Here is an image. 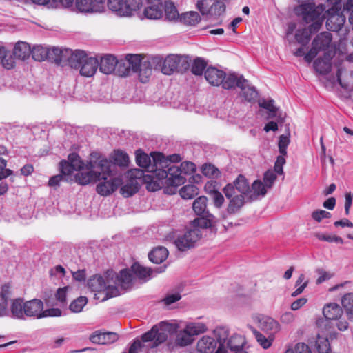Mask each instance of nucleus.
<instances>
[{
	"instance_id": "f257e3e1",
	"label": "nucleus",
	"mask_w": 353,
	"mask_h": 353,
	"mask_svg": "<svg viewBox=\"0 0 353 353\" xmlns=\"http://www.w3.org/2000/svg\"><path fill=\"white\" fill-rule=\"evenodd\" d=\"M110 161L97 152L90 154V160L85 165L86 170H79L74 175L75 181L81 185L94 183L100 179L102 171L107 173L109 171Z\"/></svg>"
},
{
	"instance_id": "f03ea898",
	"label": "nucleus",
	"mask_w": 353,
	"mask_h": 353,
	"mask_svg": "<svg viewBox=\"0 0 353 353\" xmlns=\"http://www.w3.org/2000/svg\"><path fill=\"white\" fill-rule=\"evenodd\" d=\"M43 303L39 299L25 301L23 298L11 300V317L19 320L42 319Z\"/></svg>"
},
{
	"instance_id": "7ed1b4c3",
	"label": "nucleus",
	"mask_w": 353,
	"mask_h": 353,
	"mask_svg": "<svg viewBox=\"0 0 353 353\" xmlns=\"http://www.w3.org/2000/svg\"><path fill=\"white\" fill-rule=\"evenodd\" d=\"M325 6L323 4L316 6L314 3H302L295 8L297 16L313 30H319L325 19Z\"/></svg>"
},
{
	"instance_id": "20e7f679",
	"label": "nucleus",
	"mask_w": 353,
	"mask_h": 353,
	"mask_svg": "<svg viewBox=\"0 0 353 353\" xmlns=\"http://www.w3.org/2000/svg\"><path fill=\"white\" fill-rule=\"evenodd\" d=\"M176 331V326L165 322L154 325L152 329L143 334L141 339L143 342L153 341L152 347H156L164 343L168 334Z\"/></svg>"
},
{
	"instance_id": "39448f33",
	"label": "nucleus",
	"mask_w": 353,
	"mask_h": 353,
	"mask_svg": "<svg viewBox=\"0 0 353 353\" xmlns=\"http://www.w3.org/2000/svg\"><path fill=\"white\" fill-rule=\"evenodd\" d=\"M208 199L204 196L198 197L194 200L192 208L194 212L200 218L193 221V225L201 228H208L214 226L216 223L215 216L210 214L207 209Z\"/></svg>"
},
{
	"instance_id": "423d86ee",
	"label": "nucleus",
	"mask_w": 353,
	"mask_h": 353,
	"mask_svg": "<svg viewBox=\"0 0 353 353\" xmlns=\"http://www.w3.org/2000/svg\"><path fill=\"white\" fill-rule=\"evenodd\" d=\"M201 228L194 225L193 228L188 229L183 234L173 232L174 242L178 250L183 252L194 248L202 236Z\"/></svg>"
},
{
	"instance_id": "0eeeda50",
	"label": "nucleus",
	"mask_w": 353,
	"mask_h": 353,
	"mask_svg": "<svg viewBox=\"0 0 353 353\" xmlns=\"http://www.w3.org/2000/svg\"><path fill=\"white\" fill-rule=\"evenodd\" d=\"M155 177L158 179H164L166 186L177 187L185 181V178L181 175V169L174 165L168 168H157Z\"/></svg>"
},
{
	"instance_id": "6e6552de",
	"label": "nucleus",
	"mask_w": 353,
	"mask_h": 353,
	"mask_svg": "<svg viewBox=\"0 0 353 353\" xmlns=\"http://www.w3.org/2000/svg\"><path fill=\"white\" fill-rule=\"evenodd\" d=\"M114 165L110 163L109 171L107 173H101V181L96 187L97 192L103 196H108L113 193L122 184V179L119 176H112V169Z\"/></svg>"
},
{
	"instance_id": "1a4fd4ad",
	"label": "nucleus",
	"mask_w": 353,
	"mask_h": 353,
	"mask_svg": "<svg viewBox=\"0 0 353 353\" xmlns=\"http://www.w3.org/2000/svg\"><path fill=\"white\" fill-rule=\"evenodd\" d=\"M190 59L188 56L170 54L164 59L161 72L166 75H170L174 72H183L190 67Z\"/></svg>"
},
{
	"instance_id": "9d476101",
	"label": "nucleus",
	"mask_w": 353,
	"mask_h": 353,
	"mask_svg": "<svg viewBox=\"0 0 353 353\" xmlns=\"http://www.w3.org/2000/svg\"><path fill=\"white\" fill-rule=\"evenodd\" d=\"M141 64V55L127 54L125 59L117 60L115 72L119 77H126L130 72H137Z\"/></svg>"
},
{
	"instance_id": "9b49d317",
	"label": "nucleus",
	"mask_w": 353,
	"mask_h": 353,
	"mask_svg": "<svg viewBox=\"0 0 353 353\" xmlns=\"http://www.w3.org/2000/svg\"><path fill=\"white\" fill-rule=\"evenodd\" d=\"M223 192L225 197L229 199L228 212L230 214L238 212L245 204V196L243 194H237L236 189L231 183L227 184L223 189Z\"/></svg>"
},
{
	"instance_id": "f8f14e48",
	"label": "nucleus",
	"mask_w": 353,
	"mask_h": 353,
	"mask_svg": "<svg viewBox=\"0 0 353 353\" xmlns=\"http://www.w3.org/2000/svg\"><path fill=\"white\" fill-rule=\"evenodd\" d=\"M326 27L330 31H339L345 22V16L336 8V6L325 10Z\"/></svg>"
},
{
	"instance_id": "ddd939ff",
	"label": "nucleus",
	"mask_w": 353,
	"mask_h": 353,
	"mask_svg": "<svg viewBox=\"0 0 353 353\" xmlns=\"http://www.w3.org/2000/svg\"><path fill=\"white\" fill-rule=\"evenodd\" d=\"M107 277H110L113 281V284L120 286L123 290H128L132 285V274L130 270L127 269L120 271L119 274H116L112 270L107 272Z\"/></svg>"
},
{
	"instance_id": "4468645a",
	"label": "nucleus",
	"mask_w": 353,
	"mask_h": 353,
	"mask_svg": "<svg viewBox=\"0 0 353 353\" xmlns=\"http://www.w3.org/2000/svg\"><path fill=\"white\" fill-rule=\"evenodd\" d=\"M143 14L147 19H159L163 16V5L161 0H145Z\"/></svg>"
},
{
	"instance_id": "2eb2a0df",
	"label": "nucleus",
	"mask_w": 353,
	"mask_h": 353,
	"mask_svg": "<svg viewBox=\"0 0 353 353\" xmlns=\"http://www.w3.org/2000/svg\"><path fill=\"white\" fill-rule=\"evenodd\" d=\"M194 339L191 334L186 331V329L180 330L176 332V337L174 342L169 341L167 346L170 350H173L177 347H186L192 343Z\"/></svg>"
},
{
	"instance_id": "dca6fc26",
	"label": "nucleus",
	"mask_w": 353,
	"mask_h": 353,
	"mask_svg": "<svg viewBox=\"0 0 353 353\" xmlns=\"http://www.w3.org/2000/svg\"><path fill=\"white\" fill-rule=\"evenodd\" d=\"M12 291L9 284H5L0 290V316L11 317V304L8 308V300L11 299Z\"/></svg>"
},
{
	"instance_id": "f3484780",
	"label": "nucleus",
	"mask_w": 353,
	"mask_h": 353,
	"mask_svg": "<svg viewBox=\"0 0 353 353\" xmlns=\"http://www.w3.org/2000/svg\"><path fill=\"white\" fill-rule=\"evenodd\" d=\"M154 162V166L157 168H168L172 165V163H179L181 161V157L179 154H174L168 157H165L161 152H152L150 154Z\"/></svg>"
},
{
	"instance_id": "a211bd4d",
	"label": "nucleus",
	"mask_w": 353,
	"mask_h": 353,
	"mask_svg": "<svg viewBox=\"0 0 353 353\" xmlns=\"http://www.w3.org/2000/svg\"><path fill=\"white\" fill-rule=\"evenodd\" d=\"M334 55V52L332 50L325 52L323 58L320 57L314 61V67L315 70L321 74H328L331 70V59Z\"/></svg>"
},
{
	"instance_id": "6ab92c4d",
	"label": "nucleus",
	"mask_w": 353,
	"mask_h": 353,
	"mask_svg": "<svg viewBox=\"0 0 353 353\" xmlns=\"http://www.w3.org/2000/svg\"><path fill=\"white\" fill-rule=\"evenodd\" d=\"M248 83V81L243 78L242 75L238 76L235 73L229 74L226 75L225 73V77L223 79L221 83L222 88L224 89L230 90L235 87H238L240 89L245 88V84Z\"/></svg>"
},
{
	"instance_id": "aec40b11",
	"label": "nucleus",
	"mask_w": 353,
	"mask_h": 353,
	"mask_svg": "<svg viewBox=\"0 0 353 353\" xmlns=\"http://www.w3.org/2000/svg\"><path fill=\"white\" fill-rule=\"evenodd\" d=\"M119 336L117 333L108 332H101L99 331L94 332L90 336V340L97 344L108 345L117 341Z\"/></svg>"
},
{
	"instance_id": "412c9836",
	"label": "nucleus",
	"mask_w": 353,
	"mask_h": 353,
	"mask_svg": "<svg viewBox=\"0 0 353 353\" xmlns=\"http://www.w3.org/2000/svg\"><path fill=\"white\" fill-rule=\"evenodd\" d=\"M166 266L157 268L154 270H152L150 268H146L139 264V263H134L132 267L131 270L133 273L139 279H146L152 274L153 272L155 273H161L165 271Z\"/></svg>"
},
{
	"instance_id": "4be33fe9",
	"label": "nucleus",
	"mask_w": 353,
	"mask_h": 353,
	"mask_svg": "<svg viewBox=\"0 0 353 353\" xmlns=\"http://www.w3.org/2000/svg\"><path fill=\"white\" fill-rule=\"evenodd\" d=\"M332 34L328 32H323L318 34L312 41V46L315 47L317 51L327 52L332 42Z\"/></svg>"
},
{
	"instance_id": "5701e85b",
	"label": "nucleus",
	"mask_w": 353,
	"mask_h": 353,
	"mask_svg": "<svg viewBox=\"0 0 353 353\" xmlns=\"http://www.w3.org/2000/svg\"><path fill=\"white\" fill-rule=\"evenodd\" d=\"M225 73L214 67H209L205 72V78L212 85L219 86L223 83Z\"/></svg>"
},
{
	"instance_id": "b1692460",
	"label": "nucleus",
	"mask_w": 353,
	"mask_h": 353,
	"mask_svg": "<svg viewBox=\"0 0 353 353\" xmlns=\"http://www.w3.org/2000/svg\"><path fill=\"white\" fill-rule=\"evenodd\" d=\"M259 327L268 335H274L279 330V323L270 316H263L259 321Z\"/></svg>"
},
{
	"instance_id": "393cba45",
	"label": "nucleus",
	"mask_w": 353,
	"mask_h": 353,
	"mask_svg": "<svg viewBox=\"0 0 353 353\" xmlns=\"http://www.w3.org/2000/svg\"><path fill=\"white\" fill-rule=\"evenodd\" d=\"M136 162L139 166L145 168L148 172H154V174H156L157 167L154 166L153 160L152 163H151V159L147 154L137 150L136 152Z\"/></svg>"
},
{
	"instance_id": "a878e982",
	"label": "nucleus",
	"mask_w": 353,
	"mask_h": 353,
	"mask_svg": "<svg viewBox=\"0 0 353 353\" xmlns=\"http://www.w3.org/2000/svg\"><path fill=\"white\" fill-rule=\"evenodd\" d=\"M117 59L111 54H107L101 59L99 63V70L102 73L109 74L115 72Z\"/></svg>"
},
{
	"instance_id": "bb28decb",
	"label": "nucleus",
	"mask_w": 353,
	"mask_h": 353,
	"mask_svg": "<svg viewBox=\"0 0 353 353\" xmlns=\"http://www.w3.org/2000/svg\"><path fill=\"white\" fill-rule=\"evenodd\" d=\"M99 67V61L94 57H88L84 60L83 63L80 67V74L85 77H92L97 71Z\"/></svg>"
},
{
	"instance_id": "cd10ccee",
	"label": "nucleus",
	"mask_w": 353,
	"mask_h": 353,
	"mask_svg": "<svg viewBox=\"0 0 353 353\" xmlns=\"http://www.w3.org/2000/svg\"><path fill=\"white\" fill-rule=\"evenodd\" d=\"M88 287L92 292L102 294L107 288V280L101 275H94L88 281Z\"/></svg>"
},
{
	"instance_id": "c85d7f7f",
	"label": "nucleus",
	"mask_w": 353,
	"mask_h": 353,
	"mask_svg": "<svg viewBox=\"0 0 353 353\" xmlns=\"http://www.w3.org/2000/svg\"><path fill=\"white\" fill-rule=\"evenodd\" d=\"M216 347V341L212 337L204 336L197 343L196 348L200 353H213Z\"/></svg>"
},
{
	"instance_id": "c756f323",
	"label": "nucleus",
	"mask_w": 353,
	"mask_h": 353,
	"mask_svg": "<svg viewBox=\"0 0 353 353\" xmlns=\"http://www.w3.org/2000/svg\"><path fill=\"white\" fill-rule=\"evenodd\" d=\"M69 54L70 56L66 57V61L71 68L77 69H79L84 60L88 57L84 51L80 50H77L73 52L70 50Z\"/></svg>"
},
{
	"instance_id": "7c9ffc66",
	"label": "nucleus",
	"mask_w": 353,
	"mask_h": 353,
	"mask_svg": "<svg viewBox=\"0 0 353 353\" xmlns=\"http://www.w3.org/2000/svg\"><path fill=\"white\" fill-rule=\"evenodd\" d=\"M342 308L336 303L326 305L323 309V316L330 320H337L343 314Z\"/></svg>"
},
{
	"instance_id": "2f4dec72",
	"label": "nucleus",
	"mask_w": 353,
	"mask_h": 353,
	"mask_svg": "<svg viewBox=\"0 0 353 353\" xmlns=\"http://www.w3.org/2000/svg\"><path fill=\"white\" fill-rule=\"evenodd\" d=\"M239 194L248 196L251 192V189L247 179L242 174H239L237 178L232 183Z\"/></svg>"
},
{
	"instance_id": "473e14b6",
	"label": "nucleus",
	"mask_w": 353,
	"mask_h": 353,
	"mask_svg": "<svg viewBox=\"0 0 353 353\" xmlns=\"http://www.w3.org/2000/svg\"><path fill=\"white\" fill-rule=\"evenodd\" d=\"M31 54L30 45L26 42L19 41L14 46L13 49L14 56L21 60L28 59Z\"/></svg>"
},
{
	"instance_id": "72a5a7b5",
	"label": "nucleus",
	"mask_w": 353,
	"mask_h": 353,
	"mask_svg": "<svg viewBox=\"0 0 353 353\" xmlns=\"http://www.w3.org/2000/svg\"><path fill=\"white\" fill-rule=\"evenodd\" d=\"M0 64L6 69H12L14 67V58L10 51L5 46L0 45Z\"/></svg>"
},
{
	"instance_id": "f704fd0d",
	"label": "nucleus",
	"mask_w": 353,
	"mask_h": 353,
	"mask_svg": "<svg viewBox=\"0 0 353 353\" xmlns=\"http://www.w3.org/2000/svg\"><path fill=\"white\" fill-rule=\"evenodd\" d=\"M319 30H313L311 26L298 29L295 33V39L299 43L305 46L310 41L311 35Z\"/></svg>"
},
{
	"instance_id": "c9c22d12",
	"label": "nucleus",
	"mask_w": 353,
	"mask_h": 353,
	"mask_svg": "<svg viewBox=\"0 0 353 353\" xmlns=\"http://www.w3.org/2000/svg\"><path fill=\"white\" fill-rule=\"evenodd\" d=\"M168 256V251L165 247L154 248L149 254V259L154 263H161Z\"/></svg>"
},
{
	"instance_id": "e433bc0d",
	"label": "nucleus",
	"mask_w": 353,
	"mask_h": 353,
	"mask_svg": "<svg viewBox=\"0 0 353 353\" xmlns=\"http://www.w3.org/2000/svg\"><path fill=\"white\" fill-rule=\"evenodd\" d=\"M70 52V50H61L59 48L53 47L49 48V59L54 61L56 63L60 64L66 61V57Z\"/></svg>"
},
{
	"instance_id": "4c0bfd02",
	"label": "nucleus",
	"mask_w": 353,
	"mask_h": 353,
	"mask_svg": "<svg viewBox=\"0 0 353 353\" xmlns=\"http://www.w3.org/2000/svg\"><path fill=\"white\" fill-rule=\"evenodd\" d=\"M75 6L80 12H100L92 0H75Z\"/></svg>"
},
{
	"instance_id": "58836bf2",
	"label": "nucleus",
	"mask_w": 353,
	"mask_h": 353,
	"mask_svg": "<svg viewBox=\"0 0 353 353\" xmlns=\"http://www.w3.org/2000/svg\"><path fill=\"white\" fill-rule=\"evenodd\" d=\"M245 344V338L239 334L232 335L227 341L228 348L234 353L240 351V350H243V347Z\"/></svg>"
},
{
	"instance_id": "ea45409f",
	"label": "nucleus",
	"mask_w": 353,
	"mask_h": 353,
	"mask_svg": "<svg viewBox=\"0 0 353 353\" xmlns=\"http://www.w3.org/2000/svg\"><path fill=\"white\" fill-rule=\"evenodd\" d=\"M111 163L119 165L120 167H127L130 162L128 154L121 150H114L111 157Z\"/></svg>"
},
{
	"instance_id": "a19ab883",
	"label": "nucleus",
	"mask_w": 353,
	"mask_h": 353,
	"mask_svg": "<svg viewBox=\"0 0 353 353\" xmlns=\"http://www.w3.org/2000/svg\"><path fill=\"white\" fill-rule=\"evenodd\" d=\"M179 21L185 25L195 26L201 21V17L197 12L190 11L182 14Z\"/></svg>"
},
{
	"instance_id": "79ce46f5",
	"label": "nucleus",
	"mask_w": 353,
	"mask_h": 353,
	"mask_svg": "<svg viewBox=\"0 0 353 353\" xmlns=\"http://www.w3.org/2000/svg\"><path fill=\"white\" fill-rule=\"evenodd\" d=\"M139 183L136 180L130 179L129 182L121 187V194L125 197H129L139 191Z\"/></svg>"
},
{
	"instance_id": "37998d69",
	"label": "nucleus",
	"mask_w": 353,
	"mask_h": 353,
	"mask_svg": "<svg viewBox=\"0 0 353 353\" xmlns=\"http://www.w3.org/2000/svg\"><path fill=\"white\" fill-rule=\"evenodd\" d=\"M165 19L170 21L179 20V12L172 1H165L164 5Z\"/></svg>"
},
{
	"instance_id": "c03bdc74",
	"label": "nucleus",
	"mask_w": 353,
	"mask_h": 353,
	"mask_svg": "<svg viewBox=\"0 0 353 353\" xmlns=\"http://www.w3.org/2000/svg\"><path fill=\"white\" fill-rule=\"evenodd\" d=\"M148 177V179L145 181L147 183V189L149 191L155 192L162 188L163 185H166L165 183L164 179H158L157 178H154V173L150 172Z\"/></svg>"
},
{
	"instance_id": "a18cd8bd",
	"label": "nucleus",
	"mask_w": 353,
	"mask_h": 353,
	"mask_svg": "<svg viewBox=\"0 0 353 353\" xmlns=\"http://www.w3.org/2000/svg\"><path fill=\"white\" fill-rule=\"evenodd\" d=\"M30 54L35 61H42L46 59H49V48L42 46H36L31 50Z\"/></svg>"
},
{
	"instance_id": "49530a36",
	"label": "nucleus",
	"mask_w": 353,
	"mask_h": 353,
	"mask_svg": "<svg viewBox=\"0 0 353 353\" xmlns=\"http://www.w3.org/2000/svg\"><path fill=\"white\" fill-rule=\"evenodd\" d=\"M316 347L319 353H330V345L327 335H321L320 333L317 334Z\"/></svg>"
},
{
	"instance_id": "de8ad7c7",
	"label": "nucleus",
	"mask_w": 353,
	"mask_h": 353,
	"mask_svg": "<svg viewBox=\"0 0 353 353\" xmlns=\"http://www.w3.org/2000/svg\"><path fill=\"white\" fill-rule=\"evenodd\" d=\"M342 305L346 311L348 319L353 321V293L344 295L342 299Z\"/></svg>"
},
{
	"instance_id": "09e8293b",
	"label": "nucleus",
	"mask_w": 353,
	"mask_h": 353,
	"mask_svg": "<svg viewBox=\"0 0 353 353\" xmlns=\"http://www.w3.org/2000/svg\"><path fill=\"white\" fill-rule=\"evenodd\" d=\"M206 61L201 57H196L194 59L191 65V72L194 75L200 76L202 75L203 71L207 67Z\"/></svg>"
},
{
	"instance_id": "8fccbe9b",
	"label": "nucleus",
	"mask_w": 353,
	"mask_h": 353,
	"mask_svg": "<svg viewBox=\"0 0 353 353\" xmlns=\"http://www.w3.org/2000/svg\"><path fill=\"white\" fill-rule=\"evenodd\" d=\"M253 334L257 342L263 348L268 349L272 345L274 339L273 335H268V336H265L256 330H253Z\"/></svg>"
},
{
	"instance_id": "3c124183",
	"label": "nucleus",
	"mask_w": 353,
	"mask_h": 353,
	"mask_svg": "<svg viewBox=\"0 0 353 353\" xmlns=\"http://www.w3.org/2000/svg\"><path fill=\"white\" fill-rule=\"evenodd\" d=\"M110 277H107V288L105 290H104L101 294H103V296L101 299V301H104L108 300V299L120 295L119 290L116 285H112L110 281H109Z\"/></svg>"
},
{
	"instance_id": "603ef678",
	"label": "nucleus",
	"mask_w": 353,
	"mask_h": 353,
	"mask_svg": "<svg viewBox=\"0 0 353 353\" xmlns=\"http://www.w3.org/2000/svg\"><path fill=\"white\" fill-rule=\"evenodd\" d=\"M185 328L191 334L192 338L195 335L204 333L207 330L206 326L202 323H190Z\"/></svg>"
},
{
	"instance_id": "864d4df0",
	"label": "nucleus",
	"mask_w": 353,
	"mask_h": 353,
	"mask_svg": "<svg viewBox=\"0 0 353 353\" xmlns=\"http://www.w3.org/2000/svg\"><path fill=\"white\" fill-rule=\"evenodd\" d=\"M253 192L252 194L250 195V199H256L259 196H265L267 191L265 188V185L261 181L256 180L252 185L251 192Z\"/></svg>"
},
{
	"instance_id": "5fc2aeb1",
	"label": "nucleus",
	"mask_w": 353,
	"mask_h": 353,
	"mask_svg": "<svg viewBox=\"0 0 353 353\" xmlns=\"http://www.w3.org/2000/svg\"><path fill=\"white\" fill-rule=\"evenodd\" d=\"M180 195L184 199H191L199 193L198 188L195 185H187L180 190Z\"/></svg>"
},
{
	"instance_id": "6e6d98bb",
	"label": "nucleus",
	"mask_w": 353,
	"mask_h": 353,
	"mask_svg": "<svg viewBox=\"0 0 353 353\" xmlns=\"http://www.w3.org/2000/svg\"><path fill=\"white\" fill-rule=\"evenodd\" d=\"M138 72H139V78L141 81L145 83L148 81V78L152 74V68L150 62H142L141 60V64Z\"/></svg>"
},
{
	"instance_id": "4d7b16f0",
	"label": "nucleus",
	"mask_w": 353,
	"mask_h": 353,
	"mask_svg": "<svg viewBox=\"0 0 353 353\" xmlns=\"http://www.w3.org/2000/svg\"><path fill=\"white\" fill-rule=\"evenodd\" d=\"M88 303V299L85 296H79L74 300L70 305L71 312L78 313L82 311L84 306Z\"/></svg>"
},
{
	"instance_id": "13d9d810",
	"label": "nucleus",
	"mask_w": 353,
	"mask_h": 353,
	"mask_svg": "<svg viewBox=\"0 0 353 353\" xmlns=\"http://www.w3.org/2000/svg\"><path fill=\"white\" fill-rule=\"evenodd\" d=\"M274 101L273 99L270 100H262L259 101V106L266 109L269 112L270 117H274L276 115V112L278 111V108L274 106Z\"/></svg>"
},
{
	"instance_id": "bf43d9fd",
	"label": "nucleus",
	"mask_w": 353,
	"mask_h": 353,
	"mask_svg": "<svg viewBox=\"0 0 353 353\" xmlns=\"http://www.w3.org/2000/svg\"><path fill=\"white\" fill-rule=\"evenodd\" d=\"M316 325L321 332V335H327L326 332H330V319L325 318H319L316 321Z\"/></svg>"
},
{
	"instance_id": "052dcab7",
	"label": "nucleus",
	"mask_w": 353,
	"mask_h": 353,
	"mask_svg": "<svg viewBox=\"0 0 353 353\" xmlns=\"http://www.w3.org/2000/svg\"><path fill=\"white\" fill-rule=\"evenodd\" d=\"M243 92V96L248 101H254L258 96V93L254 87L248 85V83L245 84V88L241 89Z\"/></svg>"
},
{
	"instance_id": "680f3d73",
	"label": "nucleus",
	"mask_w": 353,
	"mask_h": 353,
	"mask_svg": "<svg viewBox=\"0 0 353 353\" xmlns=\"http://www.w3.org/2000/svg\"><path fill=\"white\" fill-rule=\"evenodd\" d=\"M75 170H78L73 164L69 163L67 161H62L60 163V171L65 179L70 176Z\"/></svg>"
},
{
	"instance_id": "e2e57ef3",
	"label": "nucleus",
	"mask_w": 353,
	"mask_h": 353,
	"mask_svg": "<svg viewBox=\"0 0 353 353\" xmlns=\"http://www.w3.org/2000/svg\"><path fill=\"white\" fill-rule=\"evenodd\" d=\"M305 275L301 274L296 281V286H299L296 290L292 293V296L295 297L301 294L304 289L307 287L308 281H304Z\"/></svg>"
},
{
	"instance_id": "0e129e2a",
	"label": "nucleus",
	"mask_w": 353,
	"mask_h": 353,
	"mask_svg": "<svg viewBox=\"0 0 353 353\" xmlns=\"http://www.w3.org/2000/svg\"><path fill=\"white\" fill-rule=\"evenodd\" d=\"M315 236L320 241H327V242H330V243L334 242L336 243H340V244L343 243V239L336 235H328V234H321V233H317V234H316Z\"/></svg>"
},
{
	"instance_id": "69168bd1",
	"label": "nucleus",
	"mask_w": 353,
	"mask_h": 353,
	"mask_svg": "<svg viewBox=\"0 0 353 353\" xmlns=\"http://www.w3.org/2000/svg\"><path fill=\"white\" fill-rule=\"evenodd\" d=\"M201 172L206 176L212 177L216 176L219 172L213 165L205 163L201 168Z\"/></svg>"
},
{
	"instance_id": "338daca9",
	"label": "nucleus",
	"mask_w": 353,
	"mask_h": 353,
	"mask_svg": "<svg viewBox=\"0 0 353 353\" xmlns=\"http://www.w3.org/2000/svg\"><path fill=\"white\" fill-rule=\"evenodd\" d=\"M284 353H312V352L307 345L299 343L296 345L294 350L288 349Z\"/></svg>"
},
{
	"instance_id": "774afa93",
	"label": "nucleus",
	"mask_w": 353,
	"mask_h": 353,
	"mask_svg": "<svg viewBox=\"0 0 353 353\" xmlns=\"http://www.w3.org/2000/svg\"><path fill=\"white\" fill-rule=\"evenodd\" d=\"M343 12L348 15L349 22L352 25L353 30V0H347Z\"/></svg>"
}]
</instances>
